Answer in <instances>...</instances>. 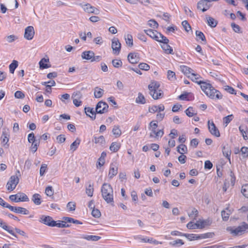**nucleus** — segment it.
<instances>
[{"mask_svg": "<svg viewBox=\"0 0 248 248\" xmlns=\"http://www.w3.org/2000/svg\"><path fill=\"white\" fill-rule=\"evenodd\" d=\"M208 2L205 0H201L197 3V9L202 10V12L206 11L210 8Z\"/></svg>", "mask_w": 248, "mask_h": 248, "instance_id": "obj_13", "label": "nucleus"}, {"mask_svg": "<svg viewBox=\"0 0 248 248\" xmlns=\"http://www.w3.org/2000/svg\"><path fill=\"white\" fill-rule=\"evenodd\" d=\"M198 211L195 208L192 209V210L190 213H188V216L189 217L192 218L193 217L194 219H196V217L198 215Z\"/></svg>", "mask_w": 248, "mask_h": 248, "instance_id": "obj_47", "label": "nucleus"}, {"mask_svg": "<svg viewBox=\"0 0 248 248\" xmlns=\"http://www.w3.org/2000/svg\"><path fill=\"white\" fill-rule=\"evenodd\" d=\"M92 215L93 217L98 218L101 216V213L98 209L93 208L92 211Z\"/></svg>", "mask_w": 248, "mask_h": 248, "instance_id": "obj_58", "label": "nucleus"}, {"mask_svg": "<svg viewBox=\"0 0 248 248\" xmlns=\"http://www.w3.org/2000/svg\"><path fill=\"white\" fill-rule=\"evenodd\" d=\"M8 209H10L11 211L14 212L16 213L23 214V215H28L29 213V211L25 208L21 207H14L10 205L8 206Z\"/></svg>", "mask_w": 248, "mask_h": 248, "instance_id": "obj_12", "label": "nucleus"}, {"mask_svg": "<svg viewBox=\"0 0 248 248\" xmlns=\"http://www.w3.org/2000/svg\"><path fill=\"white\" fill-rule=\"evenodd\" d=\"M208 127L210 133L216 137L220 136V133L215 124L213 121L211 122L210 120L208 121Z\"/></svg>", "mask_w": 248, "mask_h": 248, "instance_id": "obj_10", "label": "nucleus"}, {"mask_svg": "<svg viewBox=\"0 0 248 248\" xmlns=\"http://www.w3.org/2000/svg\"><path fill=\"white\" fill-rule=\"evenodd\" d=\"M139 67L140 69L145 71L148 70L150 68L149 65L146 63H140L139 65Z\"/></svg>", "mask_w": 248, "mask_h": 248, "instance_id": "obj_63", "label": "nucleus"}, {"mask_svg": "<svg viewBox=\"0 0 248 248\" xmlns=\"http://www.w3.org/2000/svg\"><path fill=\"white\" fill-rule=\"evenodd\" d=\"M104 90L98 87H95L94 89V95L96 98H101L104 94Z\"/></svg>", "mask_w": 248, "mask_h": 248, "instance_id": "obj_29", "label": "nucleus"}, {"mask_svg": "<svg viewBox=\"0 0 248 248\" xmlns=\"http://www.w3.org/2000/svg\"><path fill=\"white\" fill-rule=\"evenodd\" d=\"M181 71L186 76L190 75L193 70L187 66L182 65L180 66Z\"/></svg>", "mask_w": 248, "mask_h": 248, "instance_id": "obj_32", "label": "nucleus"}, {"mask_svg": "<svg viewBox=\"0 0 248 248\" xmlns=\"http://www.w3.org/2000/svg\"><path fill=\"white\" fill-rule=\"evenodd\" d=\"M18 66V62L16 60H13L12 62L9 65V71L12 74L14 73L15 69Z\"/></svg>", "mask_w": 248, "mask_h": 248, "instance_id": "obj_41", "label": "nucleus"}, {"mask_svg": "<svg viewBox=\"0 0 248 248\" xmlns=\"http://www.w3.org/2000/svg\"><path fill=\"white\" fill-rule=\"evenodd\" d=\"M129 62L131 63H137L140 61L138 53H130L127 56Z\"/></svg>", "mask_w": 248, "mask_h": 248, "instance_id": "obj_16", "label": "nucleus"}, {"mask_svg": "<svg viewBox=\"0 0 248 248\" xmlns=\"http://www.w3.org/2000/svg\"><path fill=\"white\" fill-rule=\"evenodd\" d=\"M198 226L197 228L200 229L204 228L206 226H209L212 223V220L210 219H207L205 220H199L197 221Z\"/></svg>", "mask_w": 248, "mask_h": 248, "instance_id": "obj_17", "label": "nucleus"}, {"mask_svg": "<svg viewBox=\"0 0 248 248\" xmlns=\"http://www.w3.org/2000/svg\"><path fill=\"white\" fill-rule=\"evenodd\" d=\"M177 152L180 154L183 155L187 153V149L186 145L181 144L177 147Z\"/></svg>", "mask_w": 248, "mask_h": 248, "instance_id": "obj_37", "label": "nucleus"}, {"mask_svg": "<svg viewBox=\"0 0 248 248\" xmlns=\"http://www.w3.org/2000/svg\"><path fill=\"white\" fill-rule=\"evenodd\" d=\"M112 65L114 67L119 68L122 65V62L120 60H113L112 61Z\"/></svg>", "mask_w": 248, "mask_h": 248, "instance_id": "obj_55", "label": "nucleus"}, {"mask_svg": "<svg viewBox=\"0 0 248 248\" xmlns=\"http://www.w3.org/2000/svg\"><path fill=\"white\" fill-rule=\"evenodd\" d=\"M118 172V167L116 166L114 164L112 163L110 164L108 176L110 179L115 176Z\"/></svg>", "mask_w": 248, "mask_h": 248, "instance_id": "obj_19", "label": "nucleus"}, {"mask_svg": "<svg viewBox=\"0 0 248 248\" xmlns=\"http://www.w3.org/2000/svg\"><path fill=\"white\" fill-rule=\"evenodd\" d=\"M39 221L46 225L50 227H54V221L52 217L49 216L42 215L40 217Z\"/></svg>", "mask_w": 248, "mask_h": 248, "instance_id": "obj_7", "label": "nucleus"}, {"mask_svg": "<svg viewBox=\"0 0 248 248\" xmlns=\"http://www.w3.org/2000/svg\"><path fill=\"white\" fill-rule=\"evenodd\" d=\"M82 238L85 239L88 241H97L101 239V237L96 235H83Z\"/></svg>", "mask_w": 248, "mask_h": 248, "instance_id": "obj_30", "label": "nucleus"}, {"mask_svg": "<svg viewBox=\"0 0 248 248\" xmlns=\"http://www.w3.org/2000/svg\"><path fill=\"white\" fill-rule=\"evenodd\" d=\"M184 236H185L187 239H188L189 240L191 241L194 239H198L200 238V236H198L196 234H187V233H184Z\"/></svg>", "mask_w": 248, "mask_h": 248, "instance_id": "obj_45", "label": "nucleus"}, {"mask_svg": "<svg viewBox=\"0 0 248 248\" xmlns=\"http://www.w3.org/2000/svg\"><path fill=\"white\" fill-rule=\"evenodd\" d=\"M198 222L197 221L195 223H193V222L190 221L187 223L186 227L189 229H195L197 228Z\"/></svg>", "mask_w": 248, "mask_h": 248, "instance_id": "obj_60", "label": "nucleus"}, {"mask_svg": "<svg viewBox=\"0 0 248 248\" xmlns=\"http://www.w3.org/2000/svg\"><path fill=\"white\" fill-rule=\"evenodd\" d=\"M162 48L167 54H172L173 49L170 46L168 45V43H164L161 45Z\"/></svg>", "mask_w": 248, "mask_h": 248, "instance_id": "obj_31", "label": "nucleus"}, {"mask_svg": "<svg viewBox=\"0 0 248 248\" xmlns=\"http://www.w3.org/2000/svg\"><path fill=\"white\" fill-rule=\"evenodd\" d=\"M0 227L3 229L8 232L11 235L15 237H17V235L14 233L12 230H11V227L8 226L6 223L4 222L0 218Z\"/></svg>", "mask_w": 248, "mask_h": 248, "instance_id": "obj_18", "label": "nucleus"}, {"mask_svg": "<svg viewBox=\"0 0 248 248\" xmlns=\"http://www.w3.org/2000/svg\"><path fill=\"white\" fill-rule=\"evenodd\" d=\"M80 142V140L77 138L70 145V150L73 152L76 151Z\"/></svg>", "mask_w": 248, "mask_h": 248, "instance_id": "obj_39", "label": "nucleus"}, {"mask_svg": "<svg viewBox=\"0 0 248 248\" xmlns=\"http://www.w3.org/2000/svg\"><path fill=\"white\" fill-rule=\"evenodd\" d=\"M35 34L34 28L31 26H28L25 29L24 37L28 40H31L34 37Z\"/></svg>", "mask_w": 248, "mask_h": 248, "instance_id": "obj_9", "label": "nucleus"}, {"mask_svg": "<svg viewBox=\"0 0 248 248\" xmlns=\"http://www.w3.org/2000/svg\"><path fill=\"white\" fill-rule=\"evenodd\" d=\"M136 102L140 104H144L146 103L145 98L141 93H138V96L136 99Z\"/></svg>", "mask_w": 248, "mask_h": 248, "instance_id": "obj_36", "label": "nucleus"}, {"mask_svg": "<svg viewBox=\"0 0 248 248\" xmlns=\"http://www.w3.org/2000/svg\"><path fill=\"white\" fill-rule=\"evenodd\" d=\"M169 244L170 245L172 246L175 247H179L181 246L184 245V243L183 242L182 240L178 239L174 241L170 242Z\"/></svg>", "mask_w": 248, "mask_h": 248, "instance_id": "obj_40", "label": "nucleus"}, {"mask_svg": "<svg viewBox=\"0 0 248 248\" xmlns=\"http://www.w3.org/2000/svg\"><path fill=\"white\" fill-rule=\"evenodd\" d=\"M231 27L235 32H236V33L240 32V27H239V25L236 24L234 23H232L231 24Z\"/></svg>", "mask_w": 248, "mask_h": 248, "instance_id": "obj_61", "label": "nucleus"}, {"mask_svg": "<svg viewBox=\"0 0 248 248\" xmlns=\"http://www.w3.org/2000/svg\"><path fill=\"white\" fill-rule=\"evenodd\" d=\"M45 193L48 196H52L53 195L54 192L51 186H47L45 190Z\"/></svg>", "mask_w": 248, "mask_h": 248, "instance_id": "obj_59", "label": "nucleus"}, {"mask_svg": "<svg viewBox=\"0 0 248 248\" xmlns=\"http://www.w3.org/2000/svg\"><path fill=\"white\" fill-rule=\"evenodd\" d=\"M222 153L223 155L225 156L229 160V161H230L231 150H230L228 144L224 145L222 146Z\"/></svg>", "mask_w": 248, "mask_h": 248, "instance_id": "obj_22", "label": "nucleus"}, {"mask_svg": "<svg viewBox=\"0 0 248 248\" xmlns=\"http://www.w3.org/2000/svg\"><path fill=\"white\" fill-rule=\"evenodd\" d=\"M108 106L106 102L99 101L96 105L95 108V112L96 113H104L108 111Z\"/></svg>", "mask_w": 248, "mask_h": 248, "instance_id": "obj_6", "label": "nucleus"}, {"mask_svg": "<svg viewBox=\"0 0 248 248\" xmlns=\"http://www.w3.org/2000/svg\"><path fill=\"white\" fill-rule=\"evenodd\" d=\"M185 112L186 115L189 117H191L196 114L192 107H189L186 110Z\"/></svg>", "mask_w": 248, "mask_h": 248, "instance_id": "obj_44", "label": "nucleus"}, {"mask_svg": "<svg viewBox=\"0 0 248 248\" xmlns=\"http://www.w3.org/2000/svg\"><path fill=\"white\" fill-rule=\"evenodd\" d=\"M125 40L126 44L129 46L131 47L133 45V37L131 34H128L126 36H125Z\"/></svg>", "mask_w": 248, "mask_h": 248, "instance_id": "obj_42", "label": "nucleus"}, {"mask_svg": "<svg viewBox=\"0 0 248 248\" xmlns=\"http://www.w3.org/2000/svg\"><path fill=\"white\" fill-rule=\"evenodd\" d=\"M158 127L157 123H154V121H152L150 123L149 125V129L151 131L150 134V137L152 138L154 137V135L156 132V129Z\"/></svg>", "mask_w": 248, "mask_h": 248, "instance_id": "obj_20", "label": "nucleus"}, {"mask_svg": "<svg viewBox=\"0 0 248 248\" xmlns=\"http://www.w3.org/2000/svg\"><path fill=\"white\" fill-rule=\"evenodd\" d=\"M182 25L186 32H188L191 30V27L186 20L183 21L182 23Z\"/></svg>", "mask_w": 248, "mask_h": 248, "instance_id": "obj_51", "label": "nucleus"}, {"mask_svg": "<svg viewBox=\"0 0 248 248\" xmlns=\"http://www.w3.org/2000/svg\"><path fill=\"white\" fill-rule=\"evenodd\" d=\"M233 118V116L232 114L228 115L223 118V122L226 124V126L230 123Z\"/></svg>", "mask_w": 248, "mask_h": 248, "instance_id": "obj_54", "label": "nucleus"}, {"mask_svg": "<svg viewBox=\"0 0 248 248\" xmlns=\"http://www.w3.org/2000/svg\"><path fill=\"white\" fill-rule=\"evenodd\" d=\"M241 192L245 197L248 198V184L242 186Z\"/></svg>", "mask_w": 248, "mask_h": 248, "instance_id": "obj_46", "label": "nucleus"}, {"mask_svg": "<svg viewBox=\"0 0 248 248\" xmlns=\"http://www.w3.org/2000/svg\"><path fill=\"white\" fill-rule=\"evenodd\" d=\"M120 147H121L120 143H117L116 142H114L111 144V145L109 147V149L110 151H111L113 152H116L119 150Z\"/></svg>", "mask_w": 248, "mask_h": 248, "instance_id": "obj_34", "label": "nucleus"}, {"mask_svg": "<svg viewBox=\"0 0 248 248\" xmlns=\"http://www.w3.org/2000/svg\"><path fill=\"white\" fill-rule=\"evenodd\" d=\"M67 208L70 211H75L76 209V203L75 202H70L67 204Z\"/></svg>", "mask_w": 248, "mask_h": 248, "instance_id": "obj_56", "label": "nucleus"}, {"mask_svg": "<svg viewBox=\"0 0 248 248\" xmlns=\"http://www.w3.org/2000/svg\"><path fill=\"white\" fill-rule=\"evenodd\" d=\"M201 87L202 91L211 99H222V95L220 92L215 89L210 84L203 82L202 84L201 85Z\"/></svg>", "mask_w": 248, "mask_h": 248, "instance_id": "obj_1", "label": "nucleus"}, {"mask_svg": "<svg viewBox=\"0 0 248 248\" xmlns=\"http://www.w3.org/2000/svg\"><path fill=\"white\" fill-rule=\"evenodd\" d=\"M49 62L48 59L43 58L39 62V67L41 69H46L50 67V64H48L46 63Z\"/></svg>", "mask_w": 248, "mask_h": 248, "instance_id": "obj_26", "label": "nucleus"}, {"mask_svg": "<svg viewBox=\"0 0 248 248\" xmlns=\"http://www.w3.org/2000/svg\"><path fill=\"white\" fill-rule=\"evenodd\" d=\"M65 223L66 222H65V220L63 219L62 221L59 220L58 222L55 221V223H54V227L56 226L59 228H65Z\"/></svg>", "mask_w": 248, "mask_h": 248, "instance_id": "obj_57", "label": "nucleus"}, {"mask_svg": "<svg viewBox=\"0 0 248 248\" xmlns=\"http://www.w3.org/2000/svg\"><path fill=\"white\" fill-rule=\"evenodd\" d=\"M187 77L190 78L192 81H195L199 84L202 85V83L204 82L201 80H199V79L201 78L200 75L196 74L194 73H192L190 75L187 76Z\"/></svg>", "mask_w": 248, "mask_h": 248, "instance_id": "obj_25", "label": "nucleus"}, {"mask_svg": "<svg viewBox=\"0 0 248 248\" xmlns=\"http://www.w3.org/2000/svg\"><path fill=\"white\" fill-rule=\"evenodd\" d=\"M248 229V224L245 222H243L242 225L239 226L237 227H228L227 228L226 230L233 236H237L243 234Z\"/></svg>", "mask_w": 248, "mask_h": 248, "instance_id": "obj_4", "label": "nucleus"}, {"mask_svg": "<svg viewBox=\"0 0 248 248\" xmlns=\"http://www.w3.org/2000/svg\"><path fill=\"white\" fill-rule=\"evenodd\" d=\"M168 78L170 80H175L176 79L175 73L172 71L169 70L168 71Z\"/></svg>", "mask_w": 248, "mask_h": 248, "instance_id": "obj_50", "label": "nucleus"}, {"mask_svg": "<svg viewBox=\"0 0 248 248\" xmlns=\"http://www.w3.org/2000/svg\"><path fill=\"white\" fill-rule=\"evenodd\" d=\"M9 129L6 128H4L3 129V131L1 138L2 139V142L3 143L5 142L4 146H5L6 148H8L9 146V144L7 143L9 141Z\"/></svg>", "mask_w": 248, "mask_h": 248, "instance_id": "obj_14", "label": "nucleus"}, {"mask_svg": "<svg viewBox=\"0 0 248 248\" xmlns=\"http://www.w3.org/2000/svg\"><path fill=\"white\" fill-rule=\"evenodd\" d=\"M121 44L117 38H114L112 40L111 48L114 54H118L121 50Z\"/></svg>", "mask_w": 248, "mask_h": 248, "instance_id": "obj_11", "label": "nucleus"}, {"mask_svg": "<svg viewBox=\"0 0 248 248\" xmlns=\"http://www.w3.org/2000/svg\"><path fill=\"white\" fill-rule=\"evenodd\" d=\"M93 139L94 140H93V141L95 144H98L103 146L105 145L106 143V141L103 136H100L98 137H94Z\"/></svg>", "mask_w": 248, "mask_h": 248, "instance_id": "obj_27", "label": "nucleus"}, {"mask_svg": "<svg viewBox=\"0 0 248 248\" xmlns=\"http://www.w3.org/2000/svg\"><path fill=\"white\" fill-rule=\"evenodd\" d=\"M159 82L153 81L148 85L150 94L154 99H158L163 97V92L160 90Z\"/></svg>", "mask_w": 248, "mask_h": 248, "instance_id": "obj_3", "label": "nucleus"}, {"mask_svg": "<svg viewBox=\"0 0 248 248\" xmlns=\"http://www.w3.org/2000/svg\"><path fill=\"white\" fill-rule=\"evenodd\" d=\"M102 196L107 203L113 202V191L111 185L104 183L101 187Z\"/></svg>", "mask_w": 248, "mask_h": 248, "instance_id": "obj_2", "label": "nucleus"}, {"mask_svg": "<svg viewBox=\"0 0 248 248\" xmlns=\"http://www.w3.org/2000/svg\"><path fill=\"white\" fill-rule=\"evenodd\" d=\"M21 175L19 170L16 171V175H12L8 182L6 187L8 190L13 191L16 188L19 181V177Z\"/></svg>", "mask_w": 248, "mask_h": 248, "instance_id": "obj_5", "label": "nucleus"}, {"mask_svg": "<svg viewBox=\"0 0 248 248\" xmlns=\"http://www.w3.org/2000/svg\"><path fill=\"white\" fill-rule=\"evenodd\" d=\"M144 32L146 34L149 35L151 38L155 40H158L157 34L158 32L156 31H154L152 29L144 30Z\"/></svg>", "mask_w": 248, "mask_h": 248, "instance_id": "obj_23", "label": "nucleus"}, {"mask_svg": "<svg viewBox=\"0 0 248 248\" xmlns=\"http://www.w3.org/2000/svg\"><path fill=\"white\" fill-rule=\"evenodd\" d=\"M80 5L83 8V10L88 13L94 14L98 15L99 14V10L94 6H92L89 3H86L84 5L80 4Z\"/></svg>", "mask_w": 248, "mask_h": 248, "instance_id": "obj_8", "label": "nucleus"}, {"mask_svg": "<svg viewBox=\"0 0 248 248\" xmlns=\"http://www.w3.org/2000/svg\"><path fill=\"white\" fill-rule=\"evenodd\" d=\"M84 110L87 116L90 117L92 120H95L96 112L93 110V108L90 107L85 108Z\"/></svg>", "mask_w": 248, "mask_h": 248, "instance_id": "obj_21", "label": "nucleus"}, {"mask_svg": "<svg viewBox=\"0 0 248 248\" xmlns=\"http://www.w3.org/2000/svg\"><path fill=\"white\" fill-rule=\"evenodd\" d=\"M32 201L34 204L40 205L41 203V196L37 193L33 194L32 197Z\"/></svg>", "mask_w": 248, "mask_h": 248, "instance_id": "obj_35", "label": "nucleus"}, {"mask_svg": "<svg viewBox=\"0 0 248 248\" xmlns=\"http://www.w3.org/2000/svg\"><path fill=\"white\" fill-rule=\"evenodd\" d=\"M230 214V211L229 210L228 212L226 211L223 210L221 212V216L222 219L224 221H226L229 219V216Z\"/></svg>", "mask_w": 248, "mask_h": 248, "instance_id": "obj_48", "label": "nucleus"}, {"mask_svg": "<svg viewBox=\"0 0 248 248\" xmlns=\"http://www.w3.org/2000/svg\"><path fill=\"white\" fill-rule=\"evenodd\" d=\"M31 143L32 144L31 146V150L33 153H34L37 150L38 146H39V141H36Z\"/></svg>", "mask_w": 248, "mask_h": 248, "instance_id": "obj_52", "label": "nucleus"}, {"mask_svg": "<svg viewBox=\"0 0 248 248\" xmlns=\"http://www.w3.org/2000/svg\"><path fill=\"white\" fill-rule=\"evenodd\" d=\"M93 184L90 183L88 186L86 188V193L89 197H92L93 193Z\"/></svg>", "mask_w": 248, "mask_h": 248, "instance_id": "obj_38", "label": "nucleus"}, {"mask_svg": "<svg viewBox=\"0 0 248 248\" xmlns=\"http://www.w3.org/2000/svg\"><path fill=\"white\" fill-rule=\"evenodd\" d=\"M241 152L244 157L248 156V148L245 146L242 147L241 149Z\"/></svg>", "mask_w": 248, "mask_h": 248, "instance_id": "obj_64", "label": "nucleus"}, {"mask_svg": "<svg viewBox=\"0 0 248 248\" xmlns=\"http://www.w3.org/2000/svg\"><path fill=\"white\" fill-rule=\"evenodd\" d=\"M94 53L93 51H85L81 54V58L83 59H85L88 61H90L92 62V60L93 58Z\"/></svg>", "mask_w": 248, "mask_h": 248, "instance_id": "obj_15", "label": "nucleus"}, {"mask_svg": "<svg viewBox=\"0 0 248 248\" xmlns=\"http://www.w3.org/2000/svg\"><path fill=\"white\" fill-rule=\"evenodd\" d=\"M239 130L244 140H248V128L246 126L240 125Z\"/></svg>", "mask_w": 248, "mask_h": 248, "instance_id": "obj_24", "label": "nucleus"}, {"mask_svg": "<svg viewBox=\"0 0 248 248\" xmlns=\"http://www.w3.org/2000/svg\"><path fill=\"white\" fill-rule=\"evenodd\" d=\"M28 140L30 143H33L37 141L35 140L34 134L32 132L28 135Z\"/></svg>", "mask_w": 248, "mask_h": 248, "instance_id": "obj_62", "label": "nucleus"}, {"mask_svg": "<svg viewBox=\"0 0 248 248\" xmlns=\"http://www.w3.org/2000/svg\"><path fill=\"white\" fill-rule=\"evenodd\" d=\"M148 24L150 27L154 29L157 28L158 26L157 22L154 19L149 20Z\"/></svg>", "mask_w": 248, "mask_h": 248, "instance_id": "obj_53", "label": "nucleus"}, {"mask_svg": "<svg viewBox=\"0 0 248 248\" xmlns=\"http://www.w3.org/2000/svg\"><path fill=\"white\" fill-rule=\"evenodd\" d=\"M196 35L199 39H201L202 41H206V39L204 34L201 31H196Z\"/></svg>", "mask_w": 248, "mask_h": 248, "instance_id": "obj_49", "label": "nucleus"}, {"mask_svg": "<svg viewBox=\"0 0 248 248\" xmlns=\"http://www.w3.org/2000/svg\"><path fill=\"white\" fill-rule=\"evenodd\" d=\"M206 18L207 20V24L209 26L212 28L216 27L217 24V22L214 18L207 16H206Z\"/></svg>", "mask_w": 248, "mask_h": 248, "instance_id": "obj_28", "label": "nucleus"}, {"mask_svg": "<svg viewBox=\"0 0 248 248\" xmlns=\"http://www.w3.org/2000/svg\"><path fill=\"white\" fill-rule=\"evenodd\" d=\"M112 132L116 138L119 137L122 134L121 130L118 125H114L113 126Z\"/></svg>", "mask_w": 248, "mask_h": 248, "instance_id": "obj_33", "label": "nucleus"}, {"mask_svg": "<svg viewBox=\"0 0 248 248\" xmlns=\"http://www.w3.org/2000/svg\"><path fill=\"white\" fill-rule=\"evenodd\" d=\"M19 194V198H18V201L19 202H28L29 201V199L28 196L23 193H18Z\"/></svg>", "mask_w": 248, "mask_h": 248, "instance_id": "obj_43", "label": "nucleus"}]
</instances>
